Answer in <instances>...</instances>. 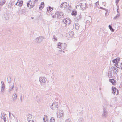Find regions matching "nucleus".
I'll return each instance as SVG.
<instances>
[{
	"mask_svg": "<svg viewBox=\"0 0 122 122\" xmlns=\"http://www.w3.org/2000/svg\"><path fill=\"white\" fill-rule=\"evenodd\" d=\"M81 18V15H80L77 16L76 18V19H77V20L78 21L80 20Z\"/></svg>",
	"mask_w": 122,
	"mask_h": 122,
	"instance_id": "nucleus-28",
	"label": "nucleus"
},
{
	"mask_svg": "<svg viewBox=\"0 0 122 122\" xmlns=\"http://www.w3.org/2000/svg\"><path fill=\"white\" fill-rule=\"evenodd\" d=\"M53 39L54 41H57V38L55 37V36H53Z\"/></svg>",
	"mask_w": 122,
	"mask_h": 122,
	"instance_id": "nucleus-39",
	"label": "nucleus"
},
{
	"mask_svg": "<svg viewBox=\"0 0 122 122\" xmlns=\"http://www.w3.org/2000/svg\"><path fill=\"white\" fill-rule=\"evenodd\" d=\"M19 1V0H18V1L15 4V5H18V1Z\"/></svg>",
	"mask_w": 122,
	"mask_h": 122,
	"instance_id": "nucleus-50",
	"label": "nucleus"
},
{
	"mask_svg": "<svg viewBox=\"0 0 122 122\" xmlns=\"http://www.w3.org/2000/svg\"><path fill=\"white\" fill-rule=\"evenodd\" d=\"M108 76L109 78H112L113 76H112V74L111 73L108 72Z\"/></svg>",
	"mask_w": 122,
	"mask_h": 122,
	"instance_id": "nucleus-33",
	"label": "nucleus"
},
{
	"mask_svg": "<svg viewBox=\"0 0 122 122\" xmlns=\"http://www.w3.org/2000/svg\"><path fill=\"white\" fill-rule=\"evenodd\" d=\"M57 15V17L58 18H61L64 17V14L61 11H57L56 12Z\"/></svg>",
	"mask_w": 122,
	"mask_h": 122,
	"instance_id": "nucleus-5",
	"label": "nucleus"
},
{
	"mask_svg": "<svg viewBox=\"0 0 122 122\" xmlns=\"http://www.w3.org/2000/svg\"><path fill=\"white\" fill-rule=\"evenodd\" d=\"M20 99L21 100V101H22V97L20 98Z\"/></svg>",
	"mask_w": 122,
	"mask_h": 122,
	"instance_id": "nucleus-53",
	"label": "nucleus"
},
{
	"mask_svg": "<svg viewBox=\"0 0 122 122\" xmlns=\"http://www.w3.org/2000/svg\"><path fill=\"white\" fill-rule=\"evenodd\" d=\"M66 46L67 45L65 43L59 42L57 44V47L60 49L64 50L66 48Z\"/></svg>",
	"mask_w": 122,
	"mask_h": 122,
	"instance_id": "nucleus-1",
	"label": "nucleus"
},
{
	"mask_svg": "<svg viewBox=\"0 0 122 122\" xmlns=\"http://www.w3.org/2000/svg\"><path fill=\"white\" fill-rule=\"evenodd\" d=\"M57 117L60 118L62 117L63 115V110H59L57 111Z\"/></svg>",
	"mask_w": 122,
	"mask_h": 122,
	"instance_id": "nucleus-3",
	"label": "nucleus"
},
{
	"mask_svg": "<svg viewBox=\"0 0 122 122\" xmlns=\"http://www.w3.org/2000/svg\"><path fill=\"white\" fill-rule=\"evenodd\" d=\"M120 15V14L119 13H117V14L114 17V19H116L117 17H119Z\"/></svg>",
	"mask_w": 122,
	"mask_h": 122,
	"instance_id": "nucleus-34",
	"label": "nucleus"
},
{
	"mask_svg": "<svg viewBox=\"0 0 122 122\" xmlns=\"http://www.w3.org/2000/svg\"><path fill=\"white\" fill-rule=\"evenodd\" d=\"M118 69L115 67H112V71L113 73L115 74H117L118 71Z\"/></svg>",
	"mask_w": 122,
	"mask_h": 122,
	"instance_id": "nucleus-10",
	"label": "nucleus"
},
{
	"mask_svg": "<svg viewBox=\"0 0 122 122\" xmlns=\"http://www.w3.org/2000/svg\"><path fill=\"white\" fill-rule=\"evenodd\" d=\"M68 3L66 2H64L61 4V8H65L67 7Z\"/></svg>",
	"mask_w": 122,
	"mask_h": 122,
	"instance_id": "nucleus-9",
	"label": "nucleus"
},
{
	"mask_svg": "<svg viewBox=\"0 0 122 122\" xmlns=\"http://www.w3.org/2000/svg\"><path fill=\"white\" fill-rule=\"evenodd\" d=\"M9 116L10 118L11 119L14 120L15 118V117L12 114H11V113L9 112Z\"/></svg>",
	"mask_w": 122,
	"mask_h": 122,
	"instance_id": "nucleus-21",
	"label": "nucleus"
},
{
	"mask_svg": "<svg viewBox=\"0 0 122 122\" xmlns=\"http://www.w3.org/2000/svg\"><path fill=\"white\" fill-rule=\"evenodd\" d=\"M65 122H72V121L71 119L69 118L66 119L65 121Z\"/></svg>",
	"mask_w": 122,
	"mask_h": 122,
	"instance_id": "nucleus-29",
	"label": "nucleus"
},
{
	"mask_svg": "<svg viewBox=\"0 0 122 122\" xmlns=\"http://www.w3.org/2000/svg\"><path fill=\"white\" fill-rule=\"evenodd\" d=\"M59 51L60 52H62V50H60Z\"/></svg>",
	"mask_w": 122,
	"mask_h": 122,
	"instance_id": "nucleus-55",
	"label": "nucleus"
},
{
	"mask_svg": "<svg viewBox=\"0 0 122 122\" xmlns=\"http://www.w3.org/2000/svg\"><path fill=\"white\" fill-rule=\"evenodd\" d=\"M69 36L68 38H72L74 35V32L72 31H70L69 33Z\"/></svg>",
	"mask_w": 122,
	"mask_h": 122,
	"instance_id": "nucleus-15",
	"label": "nucleus"
},
{
	"mask_svg": "<svg viewBox=\"0 0 122 122\" xmlns=\"http://www.w3.org/2000/svg\"><path fill=\"white\" fill-rule=\"evenodd\" d=\"M100 8L101 9H102L104 10H106V9H105V8H103V7H100Z\"/></svg>",
	"mask_w": 122,
	"mask_h": 122,
	"instance_id": "nucleus-49",
	"label": "nucleus"
},
{
	"mask_svg": "<svg viewBox=\"0 0 122 122\" xmlns=\"http://www.w3.org/2000/svg\"><path fill=\"white\" fill-rule=\"evenodd\" d=\"M109 81L113 85H115L116 83V81L114 79H110Z\"/></svg>",
	"mask_w": 122,
	"mask_h": 122,
	"instance_id": "nucleus-19",
	"label": "nucleus"
},
{
	"mask_svg": "<svg viewBox=\"0 0 122 122\" xmlns=\"http://www.w3.org/2000/svg\"><path fill=\"white\" fill-rule=\"evenodd\" d=\"M44 122H48V119H46V120L45 118H43Z\"/></svg>",
	"mask_w": 122,
	"mask_h": 122,
	"instance_id": "nucleus-38",
	"label": "nucleus"
},
{
	"mask_svg": "<svg viewBox=\"0 0 122 122\" xmlns=\"http://www.w3.org/2000/svg\"><path fill=\"white\" fill-rule=\"evenodd\" d=\"M117 5V10H118L119 9V7L118 5H117V4L116 5Z\"/></svg>",
	"mask_w": 122,
	"mask_h": 122,
	"instance_id": "nucleus-47",
	"label": "nucleus"
},
{
	"mask_svg": "<svg viewBox=\"0 0 122 122\" xmlns=\"http://www.w3.org/2000/svg\"><path fill=\"white\" fill-rule=\"evenodd\" d=\"M120 0H116V4L117 5L119 1Z\"/></svg>",
	"mask_w": 122,
	"mask_h": 122,
	"instance_id": "nucleus-42",
	"label": "nucleus"
},
{
	"mask_svg": "<svg viewBox=\"0 0 122 122\" xmlns=\"http://www.w3.org/2000/svg\"><path fill=\"white\" fill-rule=\"evenodd\" d=\"M66 51H67V50H66Z\"/></svg>",
	"mask_w": 122,
	"mask_h": 122,
	"instance_id": "nucleus-59",
	"label": "nucleus"
},
{
	"mask_svg": "<svg viewBox=\"0 0 122 122\" xmlns=\"http://www.w3.org/2000/svg\"><path fill=\"white\" fill-rule=\"evenodd\" d=\"M17 91V89H16V90H15L14 91V97L13 96V98L14 101H15L17 98V95L16 94V92Z\"/></svg>",
	"mask_w": 122,
	"mask_h": 122,
	"instance_id": "nucleus-12",
	"label": "nucleus"
},
{
	"mask_svg": "<svg viewBox=\"0 0 122 122\" xmlns=\"http://www.w3.org/2000/svg\"><path fill=\"white\" fill-rule=\"evenodd\" d=\"M28 122H34L33 121H30Z\"/></svg>",
	"mask_w": 122,
	"mask_h": 122,
	"instance_id": "nucleus-52",
	"label": "nucleus"
},
{
	"mask_svg": "<svg viewBox=\"0 0 122 122\" xmlns=\"http://www.w3.org/2000/svg\"><path fill=\"white\" fill-rule=\"evenodd\" d=\"M6 2V1L5 0H2V1L0 2V5L2 6L3 5L5 4Z\"/></svg>",
	"mask_w": 122,
	"mask_h": 122,
	"instance_id": "nucleus-26",
	"label": "nucleus"
},
{
	"mask_svg": "<svg viewBox=\"0 0 122 122\" xmlns=\"http://www.w3.org/2000/svg\"><path fill=\"white\" fill-rule=\"evenodd\" d=\"M14 87V84H13L12 86L10 87L8 90V93L9 94H10L11 93Z\"/></svg>",
	"mask_w": 122,
	"mask_h": 122,
	"instance_id": "nucleus-20",
	"label": "nucleus"
},
{
	"mask_svg": "<svg viewBox=\"0 0 122 122\" xmlns=\"http://www.w3.org/2000/svg\"><path fill=\"white\" fill-rule=\"evenodd\" d=\"M63 52L64 53H65V52L64 51H63Z\"/></svg>",
	"mask_w": 122,
	"mask_h": 122,
	"instance_id": "nucleus-56",
	"label": "nucleus"
},
{
	"mask_svg": "<svg viewBox=\"0 0 122 122\" xmlns=\"http://www.w3.org/2000/svg\"><path fill=\"white\" fill-rule=\"evenodd\" d=\"M50 122H55L54 118L53 117H52L50 120Z\"/></svg>",
	"mask_w": 122,
	"mask_h": 122,
	"instance_id": "nucleus-31",
	"label": "nucleus"
},
{
	"mask_svg": "<svg viewBox=\"0 0 122 122\" xmlns=\"http://www.w3.org/2000/svg\"><path fill=\"white\" fill-rule=\"evenodd\" d=\"M109 27L110 29V30L112 32H114V29L112 28V26L110 25H109Z\"/></svg>",
	"mask_w": 122,
	"mask_h": 122,
	"instance_id": "nucleus-30",
	"label": "nucleus"
},
{
	"mask_svg": "<svg viewBox=\"0 0 122 122\" xmlns=\"http://www.w3.org/2000/svg\"><path fill=\"white\" fill-rule=\"evenodd\" d=\"M86 23L87 25H89L90 24L91 22L89 20H87L86 21Z\"/></svg>",
	"mask_w": 122,
	"mask_h": 122,
	"instance_id": "nucleus-35",
	"label": "nucleus"
},
{
	"mask_svg": "<svg viewBox=\"0 0 122 122\" xmlns=\"http://www.w3.org/2000/svg\"><path fill=\"white\" fill-rule=\"evenodd\" d=\"M106 11V12L105 13V15H108V11L106 9V10H105Z\"/></svg>",
	"mask_w": 122,
	"mask_h": 122,
	"instance_id": "nucleus-45",
	"label": "nucleus"
},
{
	"mask_svg": "<svg viewBox=\"0 0 122 122\" xmlns=\"http://www.w3.org/2000/svg\"><path fill=\"white\" fill-rule=\"evenodd\" d=\"M2 116V118L4 117H5V116L6 114L4 112L1 113Z\"/></svg>",
	"mask_w": 122,
	"mask_h": 122,
	"instance_id": "nucleus-37",
	"label": "nucleus"
},
{
	"mask_svg": "<svg viewBox=\"0 0 122 122\" xmlns=\"http://www.w3.org/2000/svg\"><path fill=\"white\" fill-rule=\"evenodd\" d=\"M74 27H75V29L76 30H78L79 29L80 27V25L78 23H75L74 24Z\"/></svg>",
	"mask_w": 122,
	"mask_h": 122,
	"instance_id": "nucleus-13",
	"label": "nucleus"
},
{
	"mask_svg": "<svg viewBox=\"0 0 122 122\" xmlns=\"http://www.w3.org/2000/svg\"><path fill=\"white\" fill-rule=\"evenodd\" d=\"M58 103L56 102H53L50 107L53 110H57L58 107Z\"/></svg>",
	"mask_w": 122,
	"mask_h": 122,
	"instance_id": "nucleus-2",
	"label": "nucleus"
},
{
	"mask_svg": "<svg viewBox=\"0 0 122 122\" xmlns=\"http://www.w3.org/2000/svg\"><path fill=\"white\" fill-rule=\"evenodd\" d=\"M3 19L5 20H8L9 19V16L6 14L4 15L3 16Z\"/></svg>",
	"mask_w": 122,
	"mask_h": 122,
	"instance_id": "nucleus-18",
	"label": "nucleus"
},
{
	"mask_svg": "<svg viewBox=\"0 0 122 122\" xmlns=\"http://www.w3.org/2000/svg\"><path fill=\"white\" fill-rule=\"evenodd\" d=\"M116 60L118 61V62L120 60V58H117L116 59Z\"/></svg>",
	"mask_w": 122,
	"mask_h": 122,
	"instance_id": "nucleus-43",
	"label": "nucleus"
},
{
	"mask_svg": "<svg viewBox=\"0 0 122 122\" xmlns=\"http://www.w3.org/2000/svg\"><path fill=\"white\" fill-rule=\"evenodd\" d=\"M71 14L72 15L75 16L77 14V11H73L72 12Z\"/></svg>",
	"mask_w": 122,
	"mask_h": 122,
	"instance_id": "nucleus-27",
	"label": "nucleus"
},
{
	"mask_svg": "<svg viewBox=\"0 0 122 122\" xmlns=\"http://www.w3.org/2000/svg\"><path fill=\"white\" fill-rule=\"evenodd\" d=\"M86 3H81L80 5V7L82 8H85L86 7Z\"/></svg>",
	"mask_w": 122,
	"mask_h": 122,
	"instance_id": "nucleus-25",
	"label": "nucleus"
},
{
	"mask_svg": "<svg viewBox=\"0 0 122 122\" xmlns=\"http://www.w3.org/2000/svg\"><path fill=\"white\" fill-rule=\"evenodd\" d=\"M1 91L2 92H3L5 88V85L4 83V82L2 81H1Z\"/></svg>",
	"mask_w": 122,
	"mask_h": 122,
	"instance_id": "nucleus-16",
	"label": "nucleus"
},
{
	"mask_svg": "<svg viewBox=\"0 0 122 122\" xmlns=\"http://www.w3.org/2000/svg\"><path fill=\"white\" fill-rule=\"evenodd\" d=\"M2 118L3 119L4 122H6V118L5 117H3Z\"/></svg>",
	"mask_w": 122,
	"mask_h": 122,
	"instance_id": "nucleus-41",
	"label": "nucleus"
},
{
	"mask_svg": "<svg viewBox=\"0 0 122 122\" xmlns=\"http://www.w3.org/2000/svg\"><path fill=\"white\" fill-rule=\"evenodd\" d=\"M44 39V37L42 36H39V37H37L35 39L37 43H40Z\"/></svg>",
	"mask_w": 122,
	"mask_h": 122,
	"instance_id": "nucleus-7",
	"label": "nucleus"
},
{
	"mask_svg": "<svg viewBox=\"0 0 122 122\" xmlns=\"http://www.w3.org/2000/svg\"><path fill=\"white\" fill-rule=\"evenodd\" d=\"M103 111L102 114V115L103 117L106 118L107 115V112L105 108H103Z\"/></svg>",
	"mask_w": 122,
	"mask_h": 122,
	"instance_id": "nucleus-8",
	"label": "nucleus"
},
{
	"mask_svg": "<svg viewBox=\"0 0 122 122\" xmlns=\"http://www.w3.org/2000/svg\"><path fill=\"white\" fill-rule=\"evenodd\" d=\"M47 79L46 77L44 76L40 77L39 78V81L41 84L44 83L46 81Z\"/></svg>",
	"mask_w": 122,
	"mask_h": 122,
	"instance_id": "nucleus-4",
	"label": "nucleus"
},
{
	"mask_svg": "<svg viewBox=\"0 0 122 122\" xmlns=\"http://www.w3.org/2000/svg\"><path fill=\"white\" fill-rule=\"evenodd\" d=\"M97 4H98V2H96V3H95V5L96 6H97Z\"/></svg>",
	"mask_w": 122,
	"mask_h": 122,
	"instance_id": "nucleus-48",
	"label": "nucleus"
},
{
	"mask_svg": "<svg viewBox=\"0 0 122 122\" xmlns=\"http://www.w3.org/2000/svg\"><path fill=\"white\" fill-rule=\"evenodd\" d=\"M27 120H28V122L30 121H33L32 120V116L31 114H28L27 116Z\"/></svg>",
	"mask_w": 122,
	"mask_h": 122,
	"instance_id": "nucleus-14",
	"label": "nucleus"
},
{
	"mask_svg": "<svg viewBox=\"0 0 122 122\" xmlns=\"http://www.w3.org/2000/svg\"><path fill=\"white\" fill-rule=\"evenodd\" d=\"M30 5V3L29 2V1L28 2V3L27 4V6L28 7H29V5Z\"/></svg>",
	"mask_w": 122,
	"mask_h": 122,
	"instance_id": "nucleus-46",
	"label": "nucleus"
},
{
	"mask_svg": "<svg viewBox=\"0 0 122 122\" xmlns=\"http://www.w3.org/2000/svg\"><path fill=\"white\" fill-rule=\"evenodd\" d=\"M117 13H119V11H118V10H117Z\"/></svg>",
	"mask_w": 122,
	"mask_h": 122,
	"instance_id": "nucleus-54",
	"label": "nucleus"
},
{
	"mask_svg": "<svg viewBox=\"0 0 122 122\" xmlns=\"http://www.w3.org/2000/svg\"><path fill=\"white\" fill-rule=\"evenodd\" d=\"M29 2L30 3V6L31 8H32L35 5V2L33 1H29Z\"/></svg>",
	"mask_w": 122,
	"mask_h": 122,
	"instance_id": "nucleus-17",
	"label": "nucleus"
},
{
	"mask_svg": "<svg viewBox=\"0 0 122 122\" xmlns=\"http://www.w3.org/2000/svg\"><path fill=\"white\" fill-rule=\"evenodd\" d=\"M19 12H20L21 14H23V10H19Z\"/></svg>",
	"mask_w": 122,
	"mask_h": 122,
	"instance_id": "nucleus-44",
	"label": "nucleus"
},
{
	"mask_svg": "<svg viewBox=\"0 0 122 122\" xmlns=\"http://www.w3.org/2000/svg\"><path fill=\"white\" fill-rule=\"evenodd\" d=\"M53 9V8L51 7H49L47 8V11L48 12H49L51 11Z\"/></svg>",
	"mask_w": 122,
	"mask_h": 122,
	"instance_id": "nucleus-23",
	"label": "nucleus"
},
{
	"mask_svg": "<svg viewBox=\"0 0 122 122\" xmlns=\"http://www.w3.org/2000/svg\"><path fill=\"white\" fill-rule=\"evenodd\" d=\"M57 16V15L56 14V12L54 15L52 16V17L53 18H55Z\"/></svg>",
	"mask_w": 122,
	"mask_h": 122,
	"instance_id": "nucleus-40",
	"label": "nucleus"
},
{
	"mask_svg": "<svg viewBox=\"0 0 122 122\" xmlns=\"http://www.w3.org/2000/svg\"><path fill=\"white\" fill-rule=\"evenodd\" d=\"M44 2H41V5L39 7V9H42L44 7Z\"/></svg>",
	"mask_w": 122,
	"mask_h": 122,
	"instance_id": "nucleus-24",
	"label": "nucleus"
},
{
	"mask_svg": "<svg viewBox=\"0 0 122 122\" xmlns=\"http://www.w3.org/2000/svg\"><path fill=\"white\" fill-rule=\"evenodd\" d=\"M79 122H82L83 121V119L82 117L78 119Z\"/></svg>",
	"mask_w": 122,
	"mask_h": 122,
	"instance_id": "nucleus-32",
	"label": "nucleus"
},
{
	"mask_svg": "<svg viewBox=\"0 0 122 122\" xmlns=\"http://www.w3.org/2000/svg\"><path fill=\"white\" fill-rule=\"evenodd\" d=\"M31 18H32V19H33V18L32 17H31Z\"/></svg>",
	"mask_w": 122,
	"mask_h": 122,
	"instance_id": "nucleus-58",
	"label": "nucleus"
},
{
	"mask_svg": "<svg viewBox=\"0 0 122 122\" xmlns=\"http://www.w3.org/2000/svg\"><path fill=\"white\" fill-rule=\"evenodd\" d=\"M8 78H7V80H8V82L9 83H10V81H8Z\"/></svg>",
	"mask_w": 122,
	"mask_h": 122,
	"instance_id": "nucleus-51",
	"label": "nucleus"
},
{
	"mask_svg": "<svg viewBox=\"0 0 122 122\" xmlns=\"http://www.w3.org/2000/svg\"><path fill=\"white\" fill-rule=\"evenodd\" d=\"M112 62H113V63H116V64L118 62V61H117V60H116V59H114V60H113L112 61Z\"/></svg>",
	"mask_w": 122,
	"mask_h": 122,
	"instance_id": "nucleus-36",
	"label": "nucleus"
},
{
	"mask_svg": "<svg viewBox=\"0 0 122 122\" xmlns=\"http://www.w3.org/2000/svg\"><path fill=\"white\" fill-rule=\"evenodd\" d=\"M18 5L19 6L21 7L22 6L23 1H18Z\"/></svg>",
	"mask_w": 122,
	"mask_h": 122,
	"instance_id": "nucleus-22",
	"label": "nucleus"
},
{
	"mask_svg": "<svg viewBox=\"0 0 122 122\" xmlns=\"http://www.w3.org/2000/svg\"><path fill=\"white\" fill-rule=\"evenodd\" d=\"M9 78L11 79V78L10 77Z\"/></svg>",
	"mask_w": 122,
	"mask_h": 122,
	"instance_id": "nucleus-57",
	"label": "nucleus"
},
{
	"mask_svg": "<svg viewBox=\"0 0 122 122\" xmlns=\"http://www.w3.org/2000/svg\"><path fill=\"white\" fill-rule=\"evenodd\" d=\"M63 22L66 25H69L71 22V21L69 18H67L63 20Z\"/></svg>",
	"mask_w": 122,
	"mask_h": 122,
	"instance_id": "nucleus-6",
	"label": "nucleus"
},
{
	"mask_svg": "<svg viewBox=\"0 0 122 122\" xmlns=\"http://www.w3.org/2000/svg\"><path fill=\"white\" fill-rule=\"evenodd\" d=\"M112 93L114 94H115L116 93V91L117 94L118 90L115 87H112Z\"/></svg>",
	"mask_w": 122,
	"mask_h": 122,
	"instance_id": "nucleus-11",
	"label": "nucleus"
}]
</instances>
